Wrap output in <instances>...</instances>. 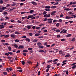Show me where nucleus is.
<instances>
[{"mask_svg": "<svg viewBox=\"0 0 76 76\" xmlns=\"http://www.w3.org/2000/svg\"><path fill=\"white\" fill-rule=\"evenodd\" d=\"M53 20V19H52V18H50V19H49L47 20H48V23H52V20ZM49 20H50V21H49Z\"/></svg>", "mask_w": 76, "mask_h": 76, "instance_id": "1", "label": "nucleus"}, {"mask_svg": "<svg viewBox=\"0 0 76 76\" xmlns=\"http://www.w3.org/2000/svg\"><path fill=\"white\" fill-rule=\"evenodd\" d=\"M32 17H34V15H29L28 16L27 19H30V18H32Z\"/></svg>", "mask_w": 76, "mask_h": 76, "instance_id": "2", "label": "nucleus"}, {"mask_svg": "<svg viewBox=\"0 0 76 76\" xmlns=\"http://www.w3.org/2000/svg\"><path fill=\"white\" fill-rule=\"evenodd\" d=\"M31 3L33 4V5H37V4H37V3H36L35 2V1H32L31 2Z\"/></svg>", "mask_w": 76, "mask_h": 76, "instance_id": "3", "label": "nucleus"}, {"mask_svg": "<svg viewBox=\"0 0 76 76\" xmlns=\"http://www.w3.org/2000/svg\"><path fill=\"white\" fill-rule=\"evenodd\" d=\"M4 28V26L3 24L0 25V29H3Z\"/></svg>", "mask_w": 76, "mask_h": 76, "instance_id": "4", "label": "nucleus"}, {"mask_svg": "<svg viewBox=\"0 0 76 76\" xmlns=\"http://www.w3.org/2000/svg\"><path fill=\"white\" fill-rule=\"evenodd\" d=\"M23 48V46H22L21 45H19L18 48L20 49V48Z\"/></svg>", "mask_w": 76, "mask_h": 76, "instance_id": "5", "label": "nucleus"}, {"mask_svg": "<svg viewBox=\"0 0 76 76\" xmlns=\"http://www.w3.org/2000/svg\"><path fill=\"white\" fill-rule=\"evenodd\" d=\"M25 40L26 41H27L28 42H30L31 41L30 39L28 38H26Z\"/></svg>", "mask_w": 76, "mask_h": 76, "instance_id": "6", "label": "nucleus"}, {"mask_svg": "<svg viewBox=\"0 0 76 76\" xmlns=\"http://www.w3.org/2000/svg\"><path fill=\"white\" fill-rule=\"evenodd\" d=\"M11 38H15V34H12L10 35Z\"/></svg>", "mask_w": 76, "mask_h": 76, "instance_id": "7", "label": "nucleus"}, {"mask_svg": "<svg viewBox=\"0 0 76 76\" xmlns=\"http://www.w3.org/2000/svg\"><path fill=\"white\" fill-rule=\"evenodd\" d=\"M71 35L72 34H68L66 35V37L67 38H68L69 37H70V36H71Z\"/></svg>", "mask_w": 76, "mask_h": 76, "instance_id": "8", "label": "nucleus"}, {"mask_svg": "<svg viewBox=\"0 0 76 76\" xmlns=\"http://www.w3.org/2000/svg\"><path fill=\"white\" fill-rule=\"evenodd\" d=\"M7 48L8 49V50H9V51H11V50H12V49H11V47H10V46H9L8 48Z\"/></svg>", "mask_w": 76, "mask_h": 76, "instance_id": "9", "label": "nucleus"}, {"mask_svg": "<svg viewBox=\"0 0 76 76\" xmlns=\"http://www.w3.org/2000/svg\"><path fill=\"white\" fill-rule=\"evenodd\" d=\"M68 15H74V13H73L72 12H69L68 13Z\"/></svg>", "mask_w": 76, "mask_h": 76, "instance_id": "10", "label": "nucleus"}, {"mask_svg": "<svg viewBox=\"0 0 76 76\" xmlns=\"http://www.w3.org/2000/svg\"><path fill=\"white\" fill-rule=\"evenodd\" d=\"M27 63L28 64H32V62L31 61H29L27 62Z\"/></svg>", "mask_w": 76, "mask_h": 76, "instance_id": "11", "label": "nucleus"}, {"mask_svg": "<svg viewBox=\"0 0 76 76\" xmlns=\"http://www.w3.org/2000/svg\"><path fill=\"white\" fill-rule=\"evenodd\" d=\"M57 8V7L56 6H53L51 7V9H56Z\"/></svg>", "mask_w": 76, "mask_h": 76, "instance_id": "12", "label": "nucleus"}, {"mask_svg": "<svg viewBox=\"0 0 76 76\" xmlns=\"http://www.w3.org/2000/svg\"><path fill=\"white\" fill-rule=\"evenodd\" d=\"M3 74L6 76L7 75V73L6 72H3Z\"/></svg>", "mask_w": 76, "mask_h": 76, "instance_id": "13", "label": "nucleus"}, {"mask_svg": "<svg viewBox=\"0 0 76 76\" xmlns=\"http://www.w3.org/2000/svg\"><path fill=\"white\" fill-rule=\"evenodd\" d=\"M33 41L34 42H38V40L37 39H34Z\"/></svg>", "mask_w": 76, "mask_h": 76, "instance_id": "14", "label": "nucleus"}, {"mask_svg": "<svg viewBox=\"0 0 76 76\" xmlns=\"http://www.w3.org/2000/svg\"><path fill=\"white\" fill-rule=\"evenodd\" d=\"M51 16L55 15H56V14L51 12Z\"/></svg>", "mask_w": 76, "mask_h": 76, "instance_id": "15", "label": "nucleus"}, {"mask_svg": "<svg viewBox=\"0 0 76 76\" xmlns=\"http://www.w3.org/2000/svg\"><path fill=\"white\" fill-rule=\"evenodd\" d=\"M39 53H44V51L43 50H40L39 51Z\"/></svg>", "mask_w": 76, "mask_h": 76, "instance_id": "16", "label": "nucleus"}, {"mask_svg": "<svg viewBox=\"0 0 76 76\" xmlns=\"http://www.w3.org/2000/svg\"><path fill=\"white\" fill-rule=\"evenodd\" d=\"M39 35H40V34L36 33L35 34V37H37L38 36H39Z\"/></svg>", "mask_w": 76, "mask_h": 76, "instance_id": "17", "label": "nucleus"}, {"mask_svg": "<svg viewBox=\"0 0 76 76\" xmlns=\"http://www.w3.org/2000/svg\"><path fill=\"white\" fill-rule=\"evenodd\" d=\"M9 37V35H5L4 37L5 38H8Z\"/></svg>", "mask_w": 76, "mask_h": 76, "instance_id": "18", "label": "nucleus"}, {"mask_svg": "<svg viewBox=\"0 0 76 76\" xmlns=\"http://www.w3.org/2000/svg\"><path fill=\"white\" fill-rule=\"evenodd\" d=\"M56 32H57V33L60 32V30L59 29L56 30Z\"/></svg>", "mask_w": 76, "mask_h": 76, "instance_id": "19", "label": "nucleus"}, {"mask_svg": "<svg viewBox=\"0 0 76 76\" xmlns=\"http://www.w3.org/2000/svg\"><path fill=\"white\" fill-rule=\"evenodd\" d=\"M70 55L69 54H67L66 56H65V57L67 58L70 57Z\"/></svg>", "mask_w": 76, "mask_h": 76, "instance_id": "20", "label": "nucleus"}, {"mask_svg": "<svg viewBox=\"0 0 76 76\" xmlns=\"http://www.w3.org/2000/svg\"><path fill=\"white\" fill-rule=\"evenodd\" d=\"M45 8H47V9H50V6H45Z\"/></svg>", "mask_w": 76, "mask_h": 76, "instance_id": "21", "label": "nucleus"}, {"mask_svg": "<svg viewBox=\"0 0 76 76\" xmlns=\"http://www.w3.org/2000/svg\"><path fill=\"white\" fill-rule=\"evenodd\" d=\"M15 42H19V40H18V39H16L15 40Z\"/></svg>", "mask_w": 76, "mask_h": 76, "instance_id": "22", "label": "nucleus"}, {"mask_svg": "<svg viewBox=\"0 0 76 76\" xmlns=\"http://www.w3.org/2000/svg\"><path fill=\"white\" fill-rule=\"evenodd\" d=\"M37 44L38 46H40V45H41V43L40 42L37 43Z\"/></svg>", "mask_w": 76, "mask_h": 76, "instance_id": "23", "label": "nucleus"}, {"mask_svg": "<svg viewBox=\"0 0 76 76\" xmlns=\"http://www.w3.org/2000/svg\"><path fill=\"white\" fill-rule=\"evenodd\" d=\"M13 46H14V47L15 48H18V46L16 44L14 45Z\"/></svg>", "mask_w": 76, "mask_h": 76, "instance_id": "24", "label": "nucleus"}, {"mask_svg": "<svg viewBox=\"0 0 76 76\" xmlns=\"http://www.w3.org/2000/svg\"><path fill=\"white\" fill-rule=\"evenodd\" d=\"M4 3L3 1L2 0H0V4H3Z\"/></svg>", "mask_w": 76, "mask_h": 76, "instance_id": "25", "label": "nucleus"}, {"mask_svg": "<svg viewBox=\"0 0 76 76\" xmlns=\"http://www.w3.org/2000/svg\"><path fill=\"white\" fill-rule=\"evenodd\" d=\"M16 9V8H13L12 9H10V12H12V10H13L14 9Z\"/></svg>", "mask_w": 76, "mask_h": 76, "instance_id": "26", "label": "nucleus"}, {"mask_svg": "<svg viewBox=\"0 0 76 76\" xmlns=\"http://www.w3.org/2000/svg\"><path fill=\"white\" fill-rule=\"evenodd\" d=\"M23 52H25L26 53H28V50H25L23 51Z\"/></svg>", "mask_w": 76, "mask_h": 76, "instance_id": "27", "label": "nucleus"}, {"mask_svg": "<svg viewBox=\"0 0 76 76\" xmlns=\"http://www.w3.org/2000/svg\"><path fill=\"white\" fill-rule=\"evenodd\" d=\"M76 65H74L73 66H72V69H75V68H76Z\"/></svg>", "mask_w": 76, "mask_h": 76, "instance_id": "28", "label": "nucleus"}, {"mask_svg": "<svg viewBox=\"0 0 76 76\" xmlns=\"http://www.w3.org/2000/svg\"><path fill=\"white\" fill-rule=\"evenodd\" d=\"M66 19H70V17H68V16H67L66 17Z\"/></svg>", "mask_w": 76, "mask_h": 76, "instance_id": "29", "label": "nucleus"}, {"mask_svg": "<svg viewBox=\"0 0 76 76\" xmlns=\"http://www.w3.org/2000/svg\"><path fill=\"white\" fill-rule=\"evenodd\" d=\"M45 10H46V11H48V12H50V10L48 9H46Z\"/></svg>", "mask_w": 76, "mask_h": 76, "instance_id": "30", "label": "nucleus"}, {"mask_svg": "<svg viewBox=\"0 0 76 76\" xmlns=\"http://www.w3.org/2000/svg\"><path fill=\"white\" fill-rule=\"evenodd\" d=\"M6 7H3L2 8H1V9H2V10H5V9H6Z\"/></svg>", "mask_w": 76, "mask_h": 76, "instance_id": "31", "label": "nucleus"}, {"mask_svg": "<svg viewBox=\"0 0 76 76\" xmlns=\"http://www.w3.org/2000/svg\"><path fill=\"white\" fill-rule=\"evenodd\" d=\"M28 35H29L30 36H32V35H33V34L31 33H28Z\"/></svg>", "mask_w": 76, "mask_h": 76, "instance_id": "32", "label": "nucleus"}, {"mask_svg": "<svg viewBox=\"0 0 76 76\" xmlns=\"http://www.w3.org/2000/svg\"><path fill=\"white\" fill-rule=\"evenodd\" d=\"M59 23H58L56 24V26L57 27H58L59 26Z\"/></svg>", "mask_w": 76, "mask_h": 76, "instance_id": "33", "label": "nucleus"}, {"mask_svg": "<svg viewBox=\"0 0 76 76\" xmlns=\"http://www.w3.org/2000/svg\"><path fill=\"white\" fill-rule=\"evenodd\" d=\"M39 48H44V46H40L39 47Z\"/></svg>", "mask_w": 76, "mask_h": 76, "instance_id": "34", "label": "nucleus"}, {"mask_svg": "<svg viewBox=\"0 0 76 76\" xmlns=\"http://www.w3.org/2000/svg\"><path fill=\"white\" fill-rule=\"evenodd\" d=\"M1 42H5L6 41L2 39L1 41Z\"/></svg>", "mask_w": 76, "mask_h": 76, "instance_id": "35", "label": "nucleus"}, {"mask_svg": "<svg viewBox=\"0 0 76 76\" xmlns=\"http://www.w3.org/2000/svg\"><path fill=\"white\" fill-rule=\"evenodd\" d=\"M58 20H53V23H54V22H57Z\"/></svg>", "mask_w": 76, "mask_h": 76, "instance_id": "36", "label": "nucleus"}, {"mask_svg": "<svg viewBox=\"0 0 76 76\" xmlns=\"http://www.w3.org/2000/svg\"><path fill=\"white\" fill-rule=\"evenodd\" d=\"M22 64H23V65H24L25 64V61H21Z\"/></svg>", "mask_w": 76, "mask_h": 76, "instance_id": "37", "label": "nucleus"}, {"mask_svg": "<svg viewBox=\"0 0 76 76\" xmlns=\"http://www.w3.org/2000/svg\"><path fill=\"white\" fill-rule=\"evenodd\" d=\"M27 28L28 29H30L31 28V27L30 26H27Z\"/></svg>", "mask_w": 76, "mask_h": 76, "instance_id": "38", "label": "nucleus"}, {"mask_svg": "<svg viewBox=\"0 0 76 76\" xmlns=\"http://www.w3.org/2000/svg\"><path fill=\"white\" fill-rule=\"evenodd\" d=\"M5 56H9V52L7 53H6L5 54Z\"/></svg>", "mask_w": 76, "mask_h": 76, "instance_id": "39", "label": "nucleus"}, {"mask_svg": "<svg viewBox=\"0 0 76 76\" xmlns=\"http://www.w3.org/2000/svg\"><path fill=\"white\" fill-rule=\"evenodd\" d=\"M4 15H8V13L7 12H4L3 13Z\"/></svg>", "mask_w": 76, "mask_h": 76, "instance_id": "40", "label": "nucleus"}, {"mask_svg": "<svg viewBox=\"0 0 76 76\" xmlns=\"http://www.w3.org/2000/svg\"><path fill=\"white\" fill-rule=\"evenodd\" d=\"M71 10L69 9V8H67L64 9V10H66L67 11H68V10Z\"/></svg>", "mask_w": 76, "mask_h": 76, "instance_id": "41", "label": "nucleus"}, {"mask_svg": "<svg viewBox=\"0 0 76 76\" xmlns=\"http://www.w3.org/2000/svg\"><path fill=\"white\" fill-rule=\"evenodd\" d=\"M66 61H67V60H65L63 61L62 62L63 63H66Z\"/></svg>", "mask_w": 76, "mask_h": 76, "instance_id": "42", "label": "nucleus"}, {"mask_svg": "<svg viewBox=\"0 0 76 76\" xmlns=\"http://www.w3.org/2000/svg\"><path fill=\"white\" fill-rule=\"evenodd\" d=\"M3 45H9V44L8 43H3Z\"/></svg>", "mask_w": 76, "mask_h": 76, "instance_id": "43", "label": "nucleus"}, {"mask_svg": "<svg viewBox=\"0 0 76 76\" xmlns=\"http://www.w3.org/2000/svg\"><path fill=\"white\" fill-rule=\"evenodd\" d=\"M75 37L73 38H72L71 40L72 41H75Z\"/></svg>", "mask_w": 76, "mask_h": 76, "instance_id": "44", "label": "nucleus"}, {"mask_svg": "<svg viewBox=\"0 0 76 76\" xmlns=\"http://www.w3.org/2000/svg\"><path fill=\"white\" fill-rule=\"evenodd\" d=\"M58 61V59H55L53 61V62H56V61Z\"/></svg>", "mask_w": 76, "mask_h": 76, "instance_id": "45", "label": "nucleus"}, {"mask_svg": "<svg viewBox=\"0 0 76 76\" xmlns=\"http://www.w3.org/2000/svg\"><path fill=\"white\" fill-rule=\"evenodd\" d=\"M34 12V10H30V13H33Z\"/></svg>", "mask_w": 76, "mask_h": 76, "instance_id": "46", "label": "nucleus"}, {"mask_svg": "<svg viewBox=\"0 0 76 76\" xmlns=\"http://www.w3.org/2000/svg\"><path fill=\"white\" fill-rule=\"evenodd\" d=\"M17 22H18V23H22V21H20L19 20H18Z\"/></svg>", "mask_w": 76, "mask_h": 76, "instance_id": "47", "label": "nucleus"}, {"mask_svg": "<svg viewBox=\"0 0 76 76\" xmlns=\"http://www.w3.org/2000/svg\"><path fill=\"white\" fill-rule=\"evenodd\" d=\"M58 22H61H61H62V20L61 19H59L58 20Z\"/></svg>", "mask_w": 76, "mask_h": 76, "instance_id": "48", "label": "nucleus"}, {"mask_svg": "<svg viewBox=\"0 0 76 76\" xmlns=\"http://www.w3.org/2000/svg\"><path fill=\"white\" fill-rule=\"evenodd\" d=\"M15 34H19V33L18 32V31H15Z\"/></svg>", "mask_w": 76, "mask_h": 76, "instance_id": "49", "label": "nucleus"}, {"mask_svg": "<svg viewBox=\"0 0 76 76\" xmlns=\"http://www.w3.org/2000/svg\"><path fill=\"white\" fill-rule=\"evenodd\" d=\"M9 68H7L6 69V70L7 72H10V71H9Z\"/></svg>", "mask_w": 76, "mask_h": 76, "instance_id": "50", "label": "nucleus"}, {"mask_svg": "<svg viewBox=\"0 0 76 76\" xmlns=\"http://www.w3.org/2000/svg\"><path fill=\"white\" fill-rule=\"evenodd\" d=\"M9 70H10V71H12L13 70V69H12V67H10L9 68Z\"/></svg>", "mask_w": 76, "mask_h": 76, "instance_id": "51", "label": "nucleus"}, {"mask_svg": "<svg viewBox=\"0 0 76 76\" xmlns=\"http://www.w3.org/2000/svg\"><path fill=\"white\" fill-rule=\"evenodd\" d=\"M27 38L26 36H23L21 37V38Z\"/></svg>", "mask_w": 76, "mask_h": 76, "instance_id": "52", "label": "nucleus"}, {"mask_svg": "<svg viewBox=\"0 0 76 76\" xmlns=\"http://www.w3.org/2000/svg\"><path fill=\"white\" fill-rule=\"evenodd\" d=\"M47 13V12L46 11H44L43 12V15H45V14H46Z\"/></svg>", "mask_w": 76, "mask_h": 76, "instance_id": "53", "label": "nucleus"}, {"mask_svg": "<svg viewBox=\"0 0 76 76\" xmlns=\"http://www.w3.org/2000/svg\"><path fill=\"white\" fill-rule=\"evenodd\" d=\"M17 71H18V72H22V69L18 70Z\"/></svg>", "mask_w": 76, "mask_h": 76, "instance_id": "54", "label": "nucleus"}, {"mask_svg": "<svg viewBox=\"0 0 76 76\" xmlns=\"http://www.w3.org/2000/svg\"><path fill=\"white\" fill-rule=\"evenodd\" d=\"M14 27L13 26H9V28H14Z\"/></svg>", "mask_w": 76, "mask_h": 76, "instance_id": "55", "label": "nucleus"}, {"mask_svg": "<svg viewBox=\"0 0 76 76\" xmlns=\"http://www.w3.org/2000/svg\"><path fill=\"white\" fill-rule=\"evenodd\" d=\"M23 56H26V53H23Z\"/></svg>", "mask_w": 76, "mask_h": 76, "instance_id": "56", "label": "nucleus"}, {"mask_svg": "<svg viewBox=\"0 0 76 76\" xmlns=\"http://www.w3.org/2000/svg\"><path fill=\"white\" fill-rule=\"evenodd\" d=\"M61 37L60 35L59 34L57 36V38H59V37Z\"/></svg>", "mask_w": 76, "mask_h": 76, "instance_id": "57", "label": "nucleus"}, {"mask_svg": "<svg viewBox=\"0 0 76 76\" xmlns=\"http://www.w3.org/2000/svg\"><path fill=\"white\" fill-rule=\"evenodd\" d=\"M48 68H50L51 67V66L50 65H48L47 66Z\"/></svg>", "mask_w": 76, "mask_h": 76, "instance_id": "58", "label": "nucleus"}, {"mask_svg": "<svg viewBox=\"0 0 76 76\" xmlns=\"http://www.w3.org/2000/svg\"><path fill=\"white\" fill-rule=\"evenodd\" d=\"M32 48H29L28 49V50H32Z\"/></svg>", "mask_w": 76, "mask_h": 76, "instance_id": "59", "label": "nucleus"}, {"mask_svg": "<svg viewBox=\"0 0 76 76\" xmlns=\"http://www.w3.org/2000/svg\"><path fill=\"white\" fill-rule=\"evenodd\" d=\"M8 53L9 54H9H10V55H13V53H12V52H8Z\"/></svg>", "mask_w": 76, "mask_h": 76, "instance_id": "60", "label": "nucleus"}, {"mask_svg": "<svg viewBox=\"0 0 76 76\" xmlns=\"http://www.w3.org/2000/svg\"><path fill=\"white\" fill-rule=\"evenodd\" d=\"M66 31H67V30H64L63 31L64 34H66Z\"/></svg>", "mask_w": 76, "mask_h": 76, "instance_id": "61", "label": "nucleus"}, {"mask_svg": "<svg viewBox=\"0 0 76 76\" xmlns=\"http://www.w3.org/2000/svg\"><path fill=\"white\" fill-rule=\"evenodd\" d=\"M9 6H10V4H7V6H6L7 7H9Z\"/></svg>", "mask_w": 76, "mask_h": 76, "instance_id": "62", "label": "nucleus"}, {"mask_svg": "<svg viewBox=\"0 0 76 76\" xmlns=\"http://www.w3.org/2000/svg\"><path fill=\"white\" fill-rule=\"evenodd\" d=\"M40 71H39L38 73V75L39 76V75H40Z\"/></svg>", "mask_w": 76, "mask_h": 76, "instance_id": "63", "label": "nucleus"}, {"mask_svg": "<svg viewBox=\"0 0 76 76\" xmlns=\"http://www.w3.org/2000/svg\"><path fill=\"white\" fill-rule=\"evenodd\" d=\"M17 69H21V67H17Z\"/></svg>", "mask_w": 76, "mask_h": 76, "instance_id": "64", "label": "nucleus"}]
</instances>
